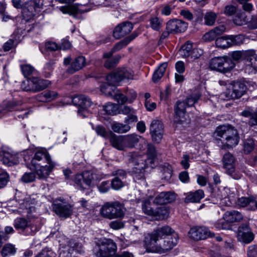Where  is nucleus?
<instances>
[{
  "label": "nucleus",
  "mask_w": 257,
  "mask_h": 257,
  "mask_svg": "<svg viewBox=\"0 0 257 257\" xmlns=\"http://www.w3.org/2000/svg\"><path fill=\"white\" fill-rule=\"evenodd\" d=\"M215 134L221 138L222 149L232 148L239 143V137L237 131L231 125H221L217 127Z\"/></svg>",
  "instance_id": "obj_3"
},
{
  "label": "nucleus",
  "mask_w": 257,
  "mask_h": 257,
  "mask_svg": "<svg viewBox=\"0 0 257 257\" xmlns=\"http://www.w3.org/2000/svg\"><path fill=\"white\" fill-rule=\"evenodd\" d=\"M248 82L236 81L232 82L227 92L226 97L228 99H238L245 94L247 89Z\"/></svg>",
  "instance_id": "obj_10"
},
{
  "label": "nucleus",
  "mask_w": 257,
  "mask_h": 257,
  "mask_svg": "<svg viewBox=\"0 0 257 257\" xmlns=\"http://www.w3.org/2000/svg\"><path fill=\"white\" fill-rule=\"evenodd\" d=\"M150 26L154 31H159L162 27V21L157 17L151 18L150 19Z\"/></svg>",
  "instance_id": "obj_49"
},
{
  "label": "nucleus",
  "mask_w": 257,
  "mask_h": 257,
  "mask_svg": "<svg viewBox=\"0 0 257 257\" xmlns=\"http://www.w3.org/2000/svg\"><path fill=\"white\" fill-rule=\"evenodd\" d=\"M255 203V200L253 197H242L238 199L237 204L240 207H244L252 203Z\"/></svg>",
  "instance_id": "obj_44"
},
{
  "label": "nucleus",
  "mask_w": 257,
  "mask_h": 257,
  "mask_svg": "<svg viewBox=\"0 0 257 257\" xmlns=\"http://www.w3.org/2000/svg\"><path fill=\"white\" fill-rule=\"evenodd\" d=\"M95 174L90 171L83 172L82 174L76 175L73 181L75 184L81 189H87L94 180Z\"/></svg>",
  "instance_id": "obj_12"
},
{
  "label": "nucleus",
  "mask_w": 257,
  "mask_h": 257,
  "mask_svg": "<svg viewBox=\"0 0 257 257\" xmlns=\"http://www.w3.org/2000/svg\"><path fill=\"white\" fill-rule=\"evenodd\" d=\"M204 197V192L202 190H198L194 192L189 193L185 198V202L198 203Z\"/></svg>",
  "instance_id": "obj_28"
},
{
  "label": "nucleus",
  "mask_w": 257,
  "mask_h": 257,
  "mask_svg": "<svg viewBox=\"0 0 257 257\" xmlns=\"http://www.w3.org/2000/svg\"><path fill=\"white\" fill-rule=\"evenodd\" d=\"M120 57L118 55L115 56L111 59H107L105 60L104 66L108 69H111L114 67L118 63Z\"/></svg>",
  "instance_id": "obj_48"
},
{
  "label": "nucleus",
  "mask_w": 257,
  "mask_h": 257,
  "mask_svg": "<svg viewBox=\"0 0 257 257\" xmlns=\"http://www.w3.org/2000/svg\"><path fill=\"white\" fill-rule=\"evenodd\" d=\"M244 52L240 51H233L231 53L232 61H239L243 58Z\"/></svg>",
  "instance_id": "obj_58"
},
{
  "label": "nucleus",
  "mask_w": 257,
  "mask_h": 257,
  "mask_svg": "<svg viewBox=\"0 0 257 257\" xmlns=\"http://www.w3.org/2000/svg\"><path fill=\"white\" fill-rule=\"evenodd\" d=\"M129 165L133 166L132 173L134 179L137 181H144L145 170L148 167L147 160L146 157L137 152H129L126 155Z\"/></svg>",
  "instance_id": "obj_2"
},
{
  "label": "nucleus",
  "mask_w": 257,
  "mask_h": 257,
  "mask_svg": "<svg viewBox=\"0 0 257 257\" xmlns=\"http://www.w3.org/2000/svg\"><path fill=\"white\" fill-rule=\"evenodd\" d=\"M110 185L108 181H103L98 186V190L101 193H106L109 190Z\"/></svg>",
  "instance_id": "obj_59"
},
{
  "label": "nucleus",
  "mask_w": 257,
  "mask_h": 257,
  "mask_svg": "<svg viewBox=\"0 0 257 257\" xmlns=\"http://www.w3.org/2000/svg\"><path fill=\"white\" fill-rule=\"evenodd\" d=\"M134 72L130 68H121L107 75L106 80L109 85H117L124 80L132 79Z\"/></svg>",
  "instance_id": "obj_6"
},
{
  "label": "nucleus",
  "mask_w": 257,
  "mask_h": 257,
  "mask_svg": "<svg viewBox=\"0 0 257 257\" xmlns=\"http://www.w3.org/2000/svg\"><path fill=\"white\" fill-rule=\"evenodd\" d=\"M118 107L112 103H107L103 106V109L106 113L110 115H115L117 113Z\"/></svg>",
  "instance_id": "obj_46"
},
{
  "label": "nucleus",
  "mask_w": 257,
  "mask_h": 257,
  "mask_svg": "<svg viewBox=\"0 0 257 257\" xmlns=\"http://www.w3.org/2000/svg\"><path fill=\"white\" fill-rule=\"evenodd\" d=\"M200 96L201 95L198 92L192 94L187 98L186 101H185L186 105L188 107H191L193 106L194 104L196 103L200 99Z\"/></svg>",
  "instance_id": "obj_47"
},
{
  "label": "nucleus",
  "mask_w": 257,
  "mask_h": 257,
  "mask_svg": "<svg viewBox=\"0 0 257 257\" xmlns=\"http://www.w3.org/2000/svg\"><path fill=\"white\" fill-rule=\"evenodd\" d=\"M42 0H30L28 1L22 9V14L28 20L33 18L42 8Z\"/></svg>",
  "instance_id": "obj_14"
},
{
  "label": "nucleus",
  "mask_w": 257,
  "mask_h": 257,
  "mask_svg": "<svg viewBox=\"0 0 257 257\" xmlns=\"http://www.w3.org/2000/svg\"><path fill=\"white\" fill-rule=\"evenodd\" d=\"M190 238L194 240L205 239L208 237L214 235L207 227L204 226H195L191 228L188 232Z\"/></svg>",
  "instance_id": "obj_15"
},
{
  "label": "nucleus",
  "mask_w": 257,
  "mask_h": 257,
  "mask_svg": "<svg viewBox=\"0 0 257 257\" xmlns=\"http://www.w3.org/2000/svg\"><path fill=\"white\" fill-rule=\"evenodd\" d=\"M31 199L29 197L26 198L23 200L22 202H20L19 209L22 210H17L19 213H27L28 214H30L31 212L35 210V207L30 203Z\"/></svg>",
  "instance_id": "obj_32"
},
{
  "label": "nucleus",
  "mask_w": 257,
  "mask_h": 257,
  "mask_svg": "<svg viewBox=\"0 0 257 257\" xmlns=\"http://www.w3.org/2000/svg\"><path fill=\"white\" fill-rule=\"evenodd\" d=\"M133 28V24L131 22H124L117 25L113 30V36L118 39L130 33Z\"/></svg>",
  "instance_id": "obj_19"
},
{
  "label": "nucleus",
  "mask_w": 257,
  "mask_h": 257,
  "mask_svg": "<svg viewBox=\"0 0 257 257\" xmlns=\"http://www.w3.org/2000/svg\"><path fill=\"white\" fill-rule=\"evenodd\" d=\"M110 89L109 86L106 87L105 85L102 86L101 87L102 92L112 96L118 103L123 104L127 101V98L125 95L118 92L117 91L116 92H115L114 90L110 91Z\"/></svg>",
  "instance_id": "obj_25"
},
{
  "label": "nucleus",
  "mask_w": 257,
  "mask_h": 257,
  "mask_svg": "<svg viewBox=\"0 0 257 257\" xmlns=\"http://www.w3.org/2000/svg\"><path fill=\"white\" fill-rule=\"evenodd\" d=\"M237 237L239 241L249 243L253 239L254 235L249 227L247 225L243 224L238 227Z\"/></svg>",
  "instance_id": "obj_17"
},
{
  "label": "nucleus",
  "mask_w": 257,
  "mask_h": 257,
  "mask_svg": "<svg viewBox=\"0 0 257 257\" xmlns=\"http://www.w3.org/2000/svg\"><path fill=\"white\" fill-rule=\"evenodd\" d=\"M223 58L224 62H223L222 72L226 73L233 69L235 64L231 58L227 57H223Z\"/></svg>",
  "instance_id": "obj_40"
},
{
  "label": "nucleus",
  "mask_w": 257,
  "mask_h": 257,
  "mask_svg": "<svg viewBox=\"0 0 257 257\" xmlns=\"http://www.w3.org/2000/svg\"><path fill=\"white\" fill-rule=\"evenodd\" d=\"M229 37H221L218 38L215 40V44L217 47L226 48L230 46Z\"/></svg>",
  "instance_id": "obj_41"
},
{
  "label": "nucleus",
  "mask_w": 257,
  "mask_h": 257,
  "mask_svg": "<svg viewBox=\"0 0 257 257\" xmlns=\"http://www.w3.org/2000/svg\"><path fill=\"white\" fill-rule=\"evenodd\" d=\"M218 16L217 13L213 12H207L204 16L205 25L208 26H212L214 25Z\"/></svg>",
  "instance_id": "obj_38"
},
{
  "label": "nucleus",
  "mask_w": 257,
  "mask_h": 257,
  "mask_svg": "<svg viewBox=\"0 0 257 257\" xmlns=\"http://www.w3.org/2000/svg\"><path fill=\"white\" fill-rule=\"evenodd\" d=\"M176 194L172 192H162L159 194L154 200L156 204L170 203L175 200Z\"/></svg>",
  "instance_id": "obj_21"
},
{
  "label": "nucleus",
  "mask_w": 257,
  "mask_h": 257,
  "mask_svg": "<svg viewBox=\"0 0 257 257\" xmlns=\"http://www.w3.org/2000/svg\"><path fill=\"white\" fill-rule=\"evenodd\" d=\"M174 230L168 225L158 227L145 237V245L149 252L164 253L171 250L177 243V235H171Z\"/></svg>",
  "instance_id": "obj_1"
},
{
  "label": "nucleus",
  "mask_w": 257,
  "mask_h": 257,
  "mask_svg": "<svg viewBox=\"0 0 257 257\" xmlns=\"http://www.w3.org/2000/svg\"><path fill=\"white\" fill-rule=\"evenodd\" d=\"M58 95V93L56 91L46 90L38 94L37 98L40 101H51L56 98Z\"/></svg>",
  "instance_id": "obj_30"
},
{
  "label": "nucleus",
  "mask_w": 257,
  "mask_h": 257,
  "mask_svg": "<svg viewBox=\"0 0 257 257\" xmlns=\"http://www.w3.org/2000/svg\"><path fill=\"white\" fill-rule=\"evenodd\" d=\"M124 205L118 201L107 202L100 209V214L104 218L112 219L122 218L125 213Z\"/></svg>",
  "instance_id": "obj_4"
},
{
  "label": "nucleus",
  "mask_w": 257,
  "mask_h": 257,
  "mask_svg": "<svg viewBox=\"0 0 257 257\" xmlns=\"http://www.w3.org/2000/svg\"><path fill=\"white\" fill-rule=\"evenodd\" d=\"M192 45L190 41L186 42L179 50V55L183 58L190 56L193 50Z\"/></svg>",
  "instance_id": "obj_35"
},
{
  "label": "nucleus",
  "mask_w": 257,
  "mask_h": 257,
  "mask_svg": "<svg viewBox=\"0 0 257 257\" xmlns=\"http://www.w3.org/2000/svg\"><path fill=\"white\" fill-rule=\"evenodd\" d=\"M147 145V154L149 159H151L150 162L152 161V160L154 159L156 157V151L155 147L152 144H148Z\"/></svg>",
  "instance_id": "obj_53"
},
{
  "label": "nucleus",
  "mask_w": 257,
  "mask_h": 257,
  "mask_svg": "<svg viewBox=\"0 0 257 257\" xmlns=\"http://www.w3.org/2000/svg\"><path fill=\"white\" fill-rule=\"evenodd\" d=\"M53 163L49 154L46 150H39L36 152L30 163L28 162L31 170L37 169L39 166Z\"/></svg>",
  "instance_id": "obj_11"
},
{
  "label": "nucleus",
  "mask_w": 257,
  "mask_h": 257,
  "mask_svg": "<svg viewBox=\"0 0 257 257\" xmlns=\"http://www.w3.org/2000/svg\"><path fill=\"white\" fill-rule=\"evenodd\" d=\"M49 85L48 80L32 77L23 81L21 87L24 91L37 92L45 89Z\"/></svg>",
  "instance_id": "obj_7"
},
{
  "label": "nucleus",
  "mask_w": 257,
  "mask_h": 257,
  "mask_svg": "<svg viewBox=\"0 0 257 257\" xmlns=\"http://www.w3.org/2000/svg\"><path fill=\"white\" fill-rule=\"evenodd\" d=\"M109 226L113 229L118 230L123 228L124 224L120 221H113L110 222Z\"/></svg>",
  "instance_id": "obj_63"
},
{
  "label": "nucleus",
  "mask_w": 257,
  "mask_h": 257,
  "mask_svg": "<svg viewBox=\"0 0 257 257\" xmlns=\"http://www.w3.org/2000/svg\"><path fill=\"white\" fill-rule=\"evenodd\" d=\"M234 23L237 25L242 26L247 22V17L244 13L237 14L234 19Z\"/></svg>",
  "instance_id": "obj_52"
},
{
  "label": "nucleus",
  "mask_w": 257,
  "mask_h": 257,
  "mask_svg": "<svg viewBox=\"0 0 257 257\" xmlns=\"http://www.w3.org/2000/svg\"><path fill=\"white\" fill-rule=\"evenodd\" d=\"M111 128L115 133L122 134L128 132L131 127L127 124L115 122L112 124Z\"/></svg>",
  "instance_id": "obj_39"
},
{
  "label": "nucleus",
  "mask_w": 257,
  "mask_h": 257,
  "mask_svg": "<svg viewBox=\"0 0 257 257\" xmlns=\"http://www.w3.org/2000/svg\"><path fill=\"white\" fill-rule=\"evenodd\" d=\"M163 207L158 208L157 210L153 209L148 201L144 202L142 205V209L144 212L150 216H156L160 213V211Z\"/></svg>",
  "instance_id": "obj_34"
},
{
  "label": "nucleus",
  "mask_w": 257,
  "mask_h": 257,
  "mask_svg": "<svg viewBox=\"0 0 257 257\" xmlns=\"http://www.w3.org/2000/svg\"><path fill=\"white\" fill-rule=\"evenodd\" d=\"M150 131L153 141L159 143L163 138L164 134L162 122L157 119L153 120L150 124Z\"/></svg>",
  "instance_id": "obj_16"
},
{
  "label": "nucleus",
  "mask_w": 257,
  "mask_h": 257,
  "mask_svg": "<svg viewBox=\"0 0 257 257\" xmlns=\"http://www.w3.org/2000/svg\"><path fill=\"white\" fill-rule=\"evenodd\" d=\"M215 34L212 30L206 33L203 36L202 39L204 41L210 42L216 39Z\"/></svg>",
  "instance_id": "obj_60"
},
{
  "label": "nucleus",
  "mask_w": 257,
  "mask_h": 257,
  "mask_svg": "<svg viewBox=\"0 0 257 257\" xmlns=\"http://www.w3.org/2000/svg\"><path fill=\"white\" fill-rule=\"evenodd\" d=\"M22 72L25 77L31 75H36L37 71L35 69L29 64L23 65L21 66Z\"/></svg>",
  "instance_id": "obj_43"
},
{
  "label": "nucleus",
  "mask_w": 257,
  "mask_h": 257,
  "mask_svg": "<svg viewBox=\"0 0 257 257\" xmlns=\"http://www.w3.org/2000/svg\"><path fill=\"white\" fill-rule=\"evenodd\" d=\"M55 167L54 163H50L49 164H45L39 166V169H35L36 170V174L38 178L40 180H46L50 175V173ZM32 170H34L33 169Z\"/></svg>",
  "instance_id": "obj_23"
},
{
  "label": "nucleus",
  "mask_w": 257,
  "mask_h": 257,
  "mask_svg": "<svg viewBox=\"0 0 257 257\" xmlns=\"http://www.w3.org/2000/svg\"><path fill=\"white\" fill-rule=\"evenodd\" d=\"M254 143L252 139H249L245 140L244 143V151L245 153H250L254 149Z\"/></svg>",
  "instance_id": "obj_55"
},
{
  "label": "nucleus",
  "mask_w": 257,
  "mask_h": 257,
  "mask_svg": "<svg viewBox=\"0 0 257 257\" xmlns=\"http://www.w3.org/2000/svg\"><path fill=\"white\" fill-rule=\"evenodd\" d=\"M188 27L187 23L179 20L169 21L167 23L166 29L171 33H181L185 31Z\"/></svg>",
  "instance_id": "obj_20"
},
{
  "label": "nucleus",
  "mask_w": 257,
  "mask_h": 257,
  "mask_svg": "<svg viewBox=\"0 0 257 257\" xmlns=\"http://www.w3.org/2000/svg\"><path fill=\"white\" fill-rule=\"evenodd\" d=\"M127 41V39H124L122 41H121L116 43L113 47V48L112 49L113 50V51L116 52L120 50L123 47L126 46L128 44Z\"/></svg>",
  "instance_id": "obj_62"
},
{
  "label": "nucleus",
  "mask_w": 257,
  "mask_h": 257,
  "mask_svg": "<svg viewBox=\"0 0 257 257\" xmlns=\"http://www.w3.org/2000/svg\"><path fill=\"white\" fill-rule=\"evenodd\" d=\"M167 67V64L164 63L161 64L154 72L153 76V80L154 82H158L164 75Z\"/></svg>",
  "instance_id": "obj_37"
},
{
  "label": "nucleus",
  "mask_w": 257,
  "mask_h": 257,
  "mask_svg": "<svg viewBox=\"0 0 257 257\" xmlns=\"http://www.w3.org/2000/svg\"><path fill=\"white\" fill-rule=\"evenodd\" d=\"M109 140L111 146L116 149L120 151L125 150L124 136H116L113 133L111 135Z\"/></svg>",
  "instance_id": "obj_26"
},
{
  "label": "nucleus",
  "mask_w": 257,
  "mask_h": 257,
  "mask_svg": "<svg viewBox=\"0 0 257 257\" xmlns=\"http://www.w3.org/2000/svg\"><path fill=\"white\" fill-rule=\"evenodd\" d=\"M186 105L185 101H178L177 102L175 107V121L178 123H182L184 121L185 115V109Z\"/></svg>",
  "instance_id": "obj_24"
},
{
  "label": "nucleus",
  "mask_w": 257,
  "mask_h": 257,
  "mask_svg": "<svg viewBox=\"0 0 257 257\" xmlns=\"http://www.w3.org/2000/svg\"><path fill=\"white\" fill-rule=\"evenodd\" d=\"M227 221L230 222H239L243 219L241 213L236 210L226 211L223 217Z\"/></svg>",
  "instance_id": "obj_29"
},
{
  "label": "nucleus",
  "mask_w": 257,
  "mask_h": 257,
  "mask_svg": "<svg viewBox=\"0 0 257 257\" xmlns=\"http://www.w3.org/2000/svg\"><path fill=\"white\" fill-rule=\"evenodd\" d=\"M224 218V219H220L218 220L214 224L215 227L219 230L220 229H228L229 228V225L227 222V221Z\"/></svg>",
  "instance_id": "obj_54"
},
{
  "label": "nucleus",
  "mask_w": 257,
  "mask_h": 257,
  "mask_svg": "<svg viewBox=\"0 0 257 257\" xmlns=\"http://www.w3.org/2000/svg\"><path fill=\"white\" fill-rule=\"evenodd\" d=\"M22 104V102L21 101H4L2 106V108L0 109V113H5L8 111L16 110V107L18 105H21Z\"/></svg>",
  "instance_id": "obj_31"
},
{
  "label": "nucleus",
  "mask_w": 257,
  "mask_h": 257,
  "mask_svg": "<svg viewBox=\"0 0 257 257\" xmlns=\"http://www.w3.org/2000/svg\"><path fill=\"white\" fill-rule=\"evenodd\" d=\"M223 167L225 170V173L235 180L239 179L241 174L235 171V159L232 154L228 152L225 153L222 159Z\"/></svg>",
  "instance_id": "obj_9"
},
{
  "label": "nucleus",
  "mask_w": 257,
  "mask_h": 257,
  "mask_svg": "<svg viewBox=\"0 0 257 257\" xmlns=\"http://www.w3.org/2000/svg\"><path fill=\"white\" fill-rule=\"evenodd\" d=\"M223 62H224L223 57H215L210 60L209 67L212 70H215L222 72Z\"/></svg>",
  "instance_id": "obj_36"
},
{
  "label": "nucleus",
  "mask_w": 257,
  "mask_h": 257,
  "mask_svg": "<svg viewBox=\"0 0 257 257\" xmlns=\"http://www.w3.org/2000/svg\"><path fill=\"white\" fill-rule=\"evenodd\" d=\"M96 245L98 247V250L95 252L97 257H113L117 250L116 244L111 239H97Z\"/></svg>",
  "instance_id": "obj_5"
},
{
  "label": "nucleus",
  "mask_w": 257,
  "mask_h": 257,
  "mask_svg": "<svg viewBox=\"0 0 257 257\" xmlns=\"http://www.w3.org/2000/svg\"><path fill=\"white\" fill-rule=\"evenodd\" d=\"M124 137L126 149L134 148L141 142L147 144V141L144 138L136 134L125 135Z\"/></svg>",
  "instance_id": "obj_22"
},
{
  "label": "nucleus",
  "mask_w": 257,
  "mask_h": 257,
  "mask_svg": "<svg viewBox=\"0 0 257 257\" xmlns=\"http://www.w3.org/2000/svg\"><path fill=\"white\" fill-rule=\"evenodd\" d=\"M53 210L60 217H69L73 212V206L63 198L57 199L52 204Z\"/></svg>",
  "instance_id": "obj_8"
},
{
  "label": "nucleus",
  "mask_w": 257,
  "mask_h": 257,
  "mask_svg": "<svg viewBox=\"0 0 257 257\" xmlns=\"http://www.w3.org/2000/svg\"><path fill=\"white\" fill-rule=\"evenodd\" d=\"M14 226L16 229L24 230L29 225L28 221L25 218H17L14 221Z\"/></svg>",
  "instance_id": "obj_45"
},
{
  "label": "nucleus",
  "mask_w": 257,
  "mask_h": 257,
  "mask_svg": "<svg viewBox=\"0 0 257 257\" xmlns=\"http://www.w3.org/2000/svg\"><path fill=\"white\" fill-rule=\"evenodd\" d=\"M36 175L34 173L30 172L25 173L21 178V180L25 183H31L35 181Z\"/></svg>",
  "instance_id": "obj_56"
},
{
  "label": "nucleus",
  "mask_w": 257,
  "mask_h": 257,
  "mask_svg": "<svg viewBox=\"0 0 257 257\" xmlns=\"http://www.w3.org/2000/svg\"><path fill=\"white\" fill-rule=\"evenodd\" d=\"M16 252V249L14 245L9 243L5 244L1 251L2 255L3 257L13 255Z\"/></svg>",
  "instance_id": "obj_42"
},
{
  "label": "nucleus",
  "mask_w": 257,
  "mask_h": 257,
  "mask_svg": "<svg viewBox=\"0 0 257 257\" xmlns=\"http://www.w3.org/2000/svg\"><path fill=\"white\" fill-rule=\"evenodd\" d=\"M248 257H257V245H250L247 250Z\"/></svg>",
  "instance_id": "obj_64"
},
{
  "label": "nucleus",
  "mask_w": 257,
  "mask_h": 257,
  "mask_svg": "<svg viewBox=\"0 0 257 257\" xmlns=\"http://www.w3.org/2000/svg\"><path fill=\"white\" fill-rule=\"evenodd\" d=\"M228 37L230 46L233 45H239L243 43L244 40V37L242 35L230 36Z\"/></svg>",
  "instance_id": "obj_51"
},
{
  "label": "nucleus",
  "mask_w": 257,
  "mask_h": 257,
  "mask_svg": "<svg viewBox=\"0 0 257 257\" xmlns=\"http://www.w3.org/2000/svg\"><path fill=\"white\" fill-rule=\"evenodd\" d=\"M95 130L98 135L100 136L105 139H109L111 135L113 134L110 131H106L105 128L101 125L96 126Z\"/></svg>",
  "instance_id": "obj_50"
},
{
  "label": "nucleus",
  "mask_w": 257,
  "mask_h": 257,
  "mask_svg": "<svg viewBox=\"0 0 257 257\" xmlns=\"http://www.w3.org/2000/svg\"><path fill=\"white\" fill-rule=\"evenodd\" d=\"M0 155L1 161L6 165L11 166L19 163L17 155L10 150H2L0 152Z\"/></svg>",
  "instance_id": "obj_18"
},
{
  "label": "nucleus",
  "mask_w": 257,
  "mask_h": 257,
  "mask_svg": "<svg viewBox=\"0 0 257 257\" xmlns=\"http://www.w3.org/2000/svg\"><path fill=\"white\" fill-rule=\"evenodd\" d=\"M86 65L84 57L80 56L75 58L71 63L70 66L68 68L69 73H73L83 68Z\"/></svg>",
  "instance_id": "obj_27"
},
{
  "label": "nucleus",
  "mask_w": 257,
  "mask_h": 257,
  "mask_svg": "<svg viewBox=\"0 0 257 257\" xmlns=\"http://www.w3.org/2000/svg\"><path fill=\"white\" fill-rule=\"evenodd\" d=\"M72 102L75 105L78 106V113L83 117H87L89 112L87 108L91 106L92 102L90 99L85 95H80L74 97Z\"/></svg>",
  "instance_id": "obj_13"
},
{
  "label": "nucleus",
  "mask_w": 257,
  "mask_h": 257,
  "mask_svg": "<svg viewBox=\"0 0 257 257\" xmlns=\"http://www.w3.org/2000/svg\"><path fill=\"white\" fill-rule=\"evenodd\" d=\"M21 37V35L15 32L13 38L10 39L4 44L3 48L5 51H8L16 47L22 40Z\"/></svg>",
  "instance_id": "obj_33"
},
{
  "label": "nucleus",
  "mask_w": 257,
  "mask_h": 257,
  "mask_svg": "<svg viewBox=\"0 0 257 257\" xmlns=\"http://www.w3.org/2000/svg\"><path fill=\"white\" fill-rule=\"evenodd\" d=\"M190 157L187 154H184L180 162L181 165L184 169H187L190 167L189 162Z\"/></svg>",
  "instance_id": "obj_61"
},
{
  "label": "nucleus",
  "mask_w": 257,
  "mask_h": 257,
  "mask_svg": "<svg viewBox=\"0 0 257 257\" xmlns=\"http://www.w3.org/2000/svg\"><path fill=\"white\" fill-rule=\"evenodd\" d=\"M111 187L114 190H118L123 186V184L120 179L115 177L111 181Z\"/></svg>",
  "instance_id": "obj_57"
}]
</instances>
